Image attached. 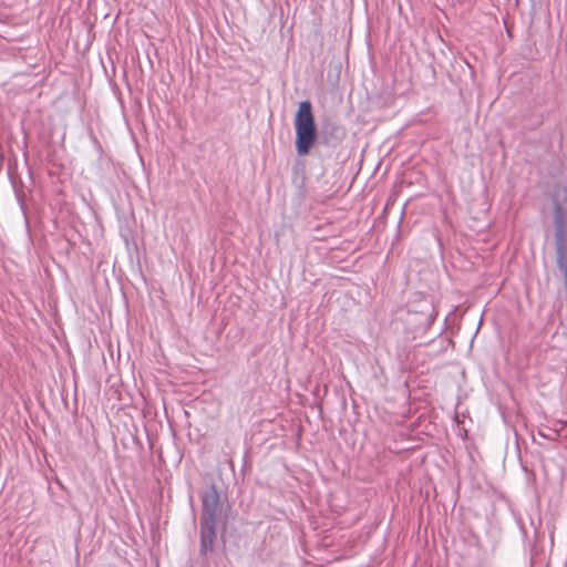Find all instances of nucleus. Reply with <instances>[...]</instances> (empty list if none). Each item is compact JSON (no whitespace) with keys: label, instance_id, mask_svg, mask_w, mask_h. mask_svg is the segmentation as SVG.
Wrapping results in <instances>:
<instances>
[{"label":"nucleus","instance_id":"f03ea898","mask_svg":"<svg viewBox=\"0 0 567 567\" xmlns=\"http://www.w3.org/2000/svg\"><path fill=\"white\" fill-rule=\"evenodd\" d=\"M219 507V496L215 488H210L203 496V514L200 520L215 522Z\"/></svg>","mask_w":567,"mask_h":567},{"label":"nucleus","instance_id":"f257e3e1","mask_svg":"<svg viewBox=\"0 0 567 567\" xmlns=\"http://www.w3.org/2000/svg\"><path fill=\"white\" fill-rule=\"evenodd\" d=\"M296 151L298 155H307L317 137V128L312 114V106L309 101L299 103L295 116Z\"/></svg>","mask_w":567,"mask_h":567},{"label":"nucleus","instance_id":"7ed1b4c3","mask_svg":"<svg viewBox=\"0 0 567 567\" xmlns=\"http://www.w3.org/2000/svg\"><path fill=\"white\" fill-rule=\"evenodd\" d=\"M202 549L210 550L216 538L215 522L200 520Z\"/></svg>","mask_w":567,"mask_h":567}]
</instances>
